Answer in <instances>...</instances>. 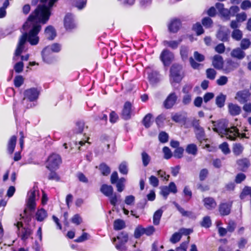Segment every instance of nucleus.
<instances>
[{"instance_id":"f257e3e1","label":"nucleus","mask_w":251,"mask_h":251,"mask_svg":"<svg viewBox=\"0 0 251 251\" xmlns=\"http://www.w3.org/2000/svg\"><path fill=\"white\" fill-rule=\"evenodd\" d=\"M213 130L217 132L222 137L228 139H233L238 135L236 127L233 126L228 127V122L226 119H221L217 122H213Z\"/></svg>"},{"instance_id":"f03ea898","label":"nucleus","mask_w":251,"mask_h":251,"mask_svg":"<svg viewBox=\"0 0 251 251\" xmlns=\"http://www.w3.org/2000/svg\"><path fill=\"white\" fill-rule=\"evenodd\" d=\"M100 192L106 197H108L111 205L115 206L118 202V196L113 193V188L111 185L102 184L100 188Z\"/></svg>"},{"instance_id":"7ed1b4c3","label":"nucleus","mask_w":251,"mask_h":251,"mask_svg":"<svg viewBox=\"0 0 251 251\" xmlns=\"http://www.w3.org/2000/svg\"><path fill=\"white\" fill-rule=\"evenodd\" d=\"M39 191L37 187L34 186L30 190L27 196L26 206L30 211H33L36 207V200L38 199Z\"/></svg>"},{"instance_id":"20e7f679","label":"nucleus","mask_w":251,"mask_h":251,"mask_svg":"<svg viewBox=\"0 0 251 251\" xmlns=\"http://www.w3.org/2000/svg\"><path fill=\"white\" fill-rule=\"evenodd\" d=\"M182 67L179 64H174L170 69V81L171 83H179L182 78Z\"/></svg>"},{"instance_id":"39448f33","label":"nucleus","mask_w":251,"mask_h":251,"mask_svg":"<svg viewBox=\"0 0 251 251\" xmlns=\"http://www.w3.org/2000/svg\"><path fill=\"white\" fill-rule=\"evenodd\" d=\"M39 95V91L35 88H31L25 91L24 97L23 99V103H32L34 105V101L36 100Z\"/></svg>"},{"instance_id":"423d86ee","label":"nucleus","mask_w":251,"mask_h":251,"mask_svg":"<svg viewBox=\"0 0 251 251\" xmlns=\"http://www.w3.org/2000/svg\"><path fill=\"white\" fill-rule=\"evenodd\" d=\"M62 162L60 156L58 154L52 153L48 158L46 163V167L50 170H57Z\"/></svg>"},{"instance_id":"0eeeda50","label":"nucleus","mask_w":251,"mask_h":251,"mask_svg":"<svg viewBox=\"0 0 251 251\" xmlns=\"http://www.w3.org/2000/svg\"><path fill=\"white\" fill-rule=\"evenodd\" d=\"M18 228L17 234L21 240L25 241L31 234V230L28 227H23V224L21 222H18L16 224Z\"/></svg>"},{"instance_id":"6e6552de","label":"nucleus","mask_w":251,"mask_h":251,"mask_svg":"<svg viewBox=\"0 0 251 251\" xmlns=\"http://www.w3.org/2000/svg\"><path fill=\"white\" fill-rule=\"evenodd\" d=\"M34 106V105L32 103L24 104L23 100L21 102H14L13 103V111L16 122L17 123V117L19 113L25 111V108H30Z\"/></svg>"},{"instance_id":"1a4fd4ad","label":"nucleus","mask_w":251,"mask_h":251,"mask_svg":"<svg viewBox=\"0 0 251 251\" xmlns=\"http://www.w3.org/2000/svg\"><path fill=\"white\" fill-rule=\"evenodd\" d=\"M174 58V55L173 52L170 51L168 49H164L162 51L160 58L163 62L164 66H169Z\"/></svg>"},{"instance_id":"9d476101","label":"nucleus","mask_w":251,"mask_h":251,"mask_svg":"<svg viewBox=\"0 0 251 251\" xmlns=\"http://www.w3.org/2000/svg\"><path fill=\"white\" fill-rule=\"evenodd\" d=\"M64 23L65 27L67 30L74 29L76 26L74 16L71 13H68L66 15Z\"/></svg>"},{"instance_id":"9b49d317","label":"nucleus","mask_w":251,"mask_h":251,"mask_svg":"<svg viewBox=\"0 0 251 251\" xmlns=\"http://www.w3.org/2000/svg\"><path fill=\"white\" fill-rule=\"evenodd\" d=\"M251 96V93L248 89H245L237 92L235 99L240 103H245L247 102Z\"/></svg>"},{"instance_id":"f8f14e48","label":"nucleus","mask_w":251,"mask_h":251,"mask_svg":"<svg viewBox=\"0 0 251 251\" xmlns=\"http://www.w3.org/2000/svg\"><path fill=\"white\" fill-rule=\"evenodd\" d=\"M177 97L175 93L173 92L169 95L164 101V106L166 109L171 108L176 103Z\"/></svg>"},{"instance_id":"ddd939ff","label":"nucleus","mask_w":251,"mask_h":251,"mask_svg":"<svg viewBox=\"0 0 251 251\" xmlns=\"http://www.w3.org/2000/svg\"><path fill=\"white\" fill-rule=\"evenodd\" d=\"M58 0H41L43 3L39 5L35 10H50L54 3Z\"/></svg>"},{"instance_id":"4468645a","label":"nucleus","mask_w":251,"mask_h":251,"mask_svg":"<svg viewBox=\"0 0 251 251\" xmlns=\"http://www.w3.org/2000/svg\"><path fill=\"white\" fill-rule=\"evenodd\" d=\"M131 103L129 101L125 102L122 111V116L125 120H128L131 118Z\"/></svg>"},{"instance_id":"2eb2a0df","label":"nucleus","mask_w":251,"mask_h":251,"mask_svg":"<svg viewBox=\"0 0 251 251\" xmlns=\"http://www.w3.org/2000/svg\"><path fill=\"white\" fill-rule=\"evenodd\" d=\"M231 204L227 202L222 203L219 205V211L222 216H226L230 213Z\"/></svg>"},{"instance_id":"dca6fc26","label":"nucleus","mask_w":251,"mask_h":251,"mask_svg":"<svg viewBox=\"0 0 251 251\" xmlns=\"http://www.w3.org/2000/svg\"><path fill=\"white\" fill-rule=\"evenodd\" d=\"M181 25V21L179 19H174L171 21L168 27L171 32L176 33Z\"/></svg>"},{"instance_id":"f3484780","label":"nucleus","mask_w":251,"mask_h":251,"mask_svg":"<svg viewBox=\"0 0 251 251\" xmlns=\"http://www.w3.org/2000/svg\"><path fill=\"white\" fill-rule=\"evenodd\" d=\"M46 37L49 40H52L56 36V31L51 25L48 26L45 30Z\"/></svg>"},{"instance_id":"a211bd4d","label":"nucleus","mask_w":251,"mask_h":251,"mask_svg":"<svg viewBox=\"0 0 251 251\" xmlns=\"http://www.w3.org/2000/svg\"><path fill=\"white\" fill-rule=\"evenodd\" d=\"M203 201L204 206L208 210H212L215 208L217 205L216 201L211 197L204 198Z\"/></svg>"},{"instance_id":"6ab92c4d","label":"nucleus","mask_w":251,"mask_h":251,"mask_svg":"<svg viewBox=\"0 0 251 251\" xmlns=\"http://www.w3.org/2000/svg\"><path fill=\"white\" fill-rule=\"evenodd\" d=\"M228 108L230 114L233 116L239 115L241 111V107L239 106L232 103H229Z\"/></svg>"},{"instance_id":"aec40b11","label":"nucleus","mask_w":251,"mask_h":251,"mask_svg":"<svg viewBox=\"0 0 251 251\" xmlns=\"http://www.w3.org/2000/svg\"><path fill=\"white\" fill-rule=\"evenodd\" d=\"M232 57L237 58L239 60L243 59L245 55V52L240 48L233 49L230 53Z\"/></svg>"},{"instance_id":"412c9836","label":"nucleus","mask_w":251,"mask_h":251,"mask_svg":"<svg viewBox=\"0 0 251 251\" xmlns=\"http://www.w3.org/2000/svg\"><path fill=\"white\" fill-rule=\"evenodd\" d=\"M212 65L217 69H221L223 65V57L220 55L214 56L212 60Z\"/></svg>"},{"instance_id":"4be33fe9","label":"nucleus","mask_w":251,"mask_h":251,"mask_svg":"<svg viewBox=\"0 0 251 251\" xmlns=\"http://www.w3.org/2000/svg\"><path fill=\"white\" fill-rule=\"evenodd\" d=\"M42 57L43 60L46 63L51 64L54 61V58L51 52L44 51V49L42 51Z\"/></svg>"},{"instance_id":"5701e85b","label":"nucleus","mask_w":251,"mask_h":251,"mask_svg":"<svg viewBox=\"0 0 251 251\" xmlns=\"http://www.w3.org/2000/svg\"><path fill=\"white\" fill-rule=\"evenodd\" d=\"M239 169L242 171H245L250 166L249 160L246 158H242L237 161Z\"/></svg>"},{"instance_id":"b1692460","label":"nucleus","mask_w":251,"mask_h":251,"mask_svg":"<svg viewBox=\"0 0 251 251\" xmlns=\"http://www.w3.org/2000/svg\"><path fill=\"white\" fill-rule=\"evenodd\" d=\"M62 46L59 43H53L44 48V51L59 52L61 50Z\"/></svg>"},{"instance_id":"393cba45","label":"nucleus","mask_w":251,"mask_h":251,"mask_svg":"<svg viewBox=\"0 0 251 251\" xmlns=\"http://www.w3.org/2000/svg\"><path fill=\"white\" fill-rule=\"evenodd\" d=\"M189 53L190 50L188 46L184 45L181 46L180 48V54L183 61H186L188 60Z\"/></svg>"},{"instance_id":"a878e982","label":"nucleus","mask_w":251,"mask_h":251,"mask_svg":"<svg viewBox=\"0 0 251 251\" xmlns=\"http://www.w3.org/2000/svg\"><path fill=\"white\" fill-rule=\"evenodd\" d=\"M16 141L17 137L15 135L12 136L9 139L8 143L7 151L10 154H12L14 152Z\"/></svg>"},{"instance_id":"bb28decb","label":"nucleus","mask_w":251,"mask_h":251,"mask_svg":"<svg viewBox=\"0 0 251 251\" xmlns=\"http://www.w3.org/2000/svg\"><path fill=\"white\" fill-rule=\"evenodd\" d=\"M195 132L196 134V138L200 142V143H202L203 141H205L207 140L203 127L197 130H195Z\"/></svg>"},{"instance_id":"cd10ccee","label":"nucleus","mask_w":251,"mask_h":251,"mask_svg":"<svg viewBox=\"0 0 251 251\" xmlns=\"http://www.w3.org/2000/svg\"><path fill=\"white\" fill-rule=\"evenodd\" d=\"M185 151L188 154L195 156L198 153V147L195 144H190L186 146Z\"/></svg>"},{"instance_id":"c85d7f7f","label":"nucleus","mask_w":251,"mask_h":251,"mask_svg":"<svg viewBox=\"0 0 251 251\" xmlns=\"http://www.w3.org/2000/svg\"><path fill=\"white\" fill-rule=\"evenodd\" d=\"M163 213V211L161 208L154 212L153 216V223L155 226H157L159 224Z\"/></svg>"},{"instance_id":"c756f323","label":"nucleus","mask_w":251,"mask_h":251,"mask_svg":"<svg viewBox=\"0 0 251 251\" xmlns=\"http://www.w3.org/2000/svg\"><path fill=\"white\" fill-rule=\"evenodd\" d=\"M36 219L39 222H42L47 217V212L43 208L38 209L36 213Z\"/></svg>"},{"instance_id":"7c9ffc66","label":"nucleus","mask_w":251,"mask_h":251,"mask_svg":"<svg viewBox=\"0 0 251 251\" xmlns=\"http://www.w3.org/2000/svg\"><path fill=\"white\" fill-rule=\"evenodd\" d=\"M173 204L176 208L177 210L181 213L182 216L187 217H191L192 216V212L191 211H186L182 207H181L177 203L176 201L173 202Z\"/></svg>"},{"instance_id":"2f4dec72","label":"nucleus","mask_w":251,"mask_h":251,"mask_svg":"<svg viewBox=\"0 0 251 251\" xmlns=\"http://www.w3.org/2000/svg\"><path fill=\"white\" fill-rule=\"evenodd\" d=\"M244 149L243 146L240 143H235L233 145V152L236 156L240 155L243 151Z\"/></svg>"},{"instance_id":"473e14b6","label":"nucleus","mask_w":251,"mask_h":251,"mask_svg":"<svg viewBox=\"0 0 251 251\" xmlns=\"http://www.w3.org/2000/svg\"><path fill=\"white\" fill-rule=\"evenodd\" d=\"M99 170L104 176H108L111 172L110 167L105 163H101L99 166Z\"/></svg>"},{"instance_id":"72a5a7b5","label":"nucleus","mask_w":251,"mask_h":251,"mask_svg":"<svg viewBox=\"0 0 251 251\" xmlns=\"http://www.w3.org/2000/svg\"><path fill=\"white\" fill-rule=\"evenodd\" d=\"M113 226L115 230H119L126 227V224L124 220L121 219H117L114 222Z\"/></svg>"},{"instance_id":"f704fd0d","label":"nucleus","mask_w":251,"mask_h":251,"mask_svg":"<svg viewBox=\"0 0 251 251\" xmlns=\"http://www.w3.org/2000/svg\"><path fill=\"white\" fill-rule=\"evenodd\" d=\"M226 99V96L223 94L218 96L216 99V103L218 107L220 108L223 107L225 105Z\"/></svg>"},{"instance_id":"c9c22d12","label":"nucleus","mask_w":251,"mask_h":251,"mask_svg":"<svg viewBox=\"0 0 251 251\" xmlns=\"http://www.w3.org/2000/svg\"><path fill=\"white\" fill-rule=\"evenodd\" d=\"M217 37L219 40L225 42L228 40L229 35L227 31L220 30L217 34Z\"/></svg>"},{"instance_id":"e433bc0d","label":"nucleus","mask_w":251,"mask_h":251,"mask_svg":"<svg viewBox=\"0 0 251 251\" xmlns=\"http://www.w3.org/2000/svg\"><path fill=\"white\" fill-rule=\"evenodd\" d=\"M152 115L151 113L147 114L143 119L142 123L145 127L147 128H149L151 125V119Z\"/></svg>"},{"instance_id":"4c0bfd02","label":"nucleus","mask_w":251,"mask_h":251,"mask_svg":"<svg viewBox=\"0 0 251 251\" xmlns=\"http://www.w3.org/2000/svg\"><path fill=\"white\" fill-rule=\"evenodd\" d=\"M165 120H166V114L162 113L158 115L155 119V122L157 126L158 127L163 126Z\"/></svg>"},{"instance_id":"58836bf2","label":"nucleus","mask_w":251,"mask_h":251,"mask_svg":"<svg viewBox=\"0 0 251 251\" xmlns=\"http://www.w3.org/2000/svg\"><path fill=\"white\" fill-rule=\"evenodd\" d=\"M163 44L164 46L169 47L173 50H176L178 47V42L174 40H165L163 42Z\"/></svg>"},{"instance_id":"ea45409f","label":"nucleus","mask_w":251,"mask_h":251,"mask_svg":"<svg viewBox=\"0 0 251 251\" xmlns=\"http://www.w3.org/2000/svg\"><path fill=\"white\" fill-rule=\"evenodd\" d=\"M141 157L143 166L147 167L151 161V156L146 152L143 151L141 153Z\"/></svg>"},{"instance_id":"a19ab883","label":"nucleus","mask_w":251,"mask_h":251,"mask_svg":"<svg viewBox=\"0 0 251 251\" xmlns=\"http://www.w3.org/2000/svg\"><path fill=\"white\" fill-rule=\"evenodd\" d=\"M119 170L121 174L127 175L128 172L127 163L126 161L122 162L119 166Z\"/></svg>"},{"instance_id":"79ce46f5","label":"nucleus","mask_w":251,"mask_h":251,"mask_svg":"<svg viewBox=\"0 0 251 251\" xmlns=\"http://www.w3.org/2000/svg\"><path fill=\"white\" fill-rule=\"evenodd\" d=\"M192 29L196 32L198 36L201 35L204 32L202 26L200 23H197L196 24L194 25Z\"/></svg>"},{"instance_id":"37998d69","label":"nucleus","mask_w":251,"mask_h":251,"mask_svg":"<svg viewBox=\"0 0 251 251\" xmlns=\"http://www.w3.org/2000/svg\"><path fill=\"white\" fill-rule=\"evenodd\" d=\"M232 38L236 41H240L243 37L242 32L239 29H234L231 34Z\"/></svg>"},{"instance_id":"c03bdc74","label":"nucleus","mask_w":251,"mask_h":251,"mask_svg":"<svg viewBox=\"0 0 251 251\" xmlns=\"http://www.w3.org/2000/svg\"><path fill=\"white\" fill-rule=\"evenodd\" d=\"M211 220L209 216H205L201 222V226L205 228H209L211 226Z\"/></svg>"},{"instance_id":"a18cd8bd","label":"nucleus","mask_w":251,"mask_h":251,"mask_svg":"<svg viewBox=\"0 0 251 251\" xmlns=\"http://www.w3.org/2000/svg\"><path fill=\"white\" fill-rule=\"evenodd\" d=\"M84 123L83 122L79 121L76 123V126L75 129V133H81L84 130Z\"/></svg>"},{"instance_id":"49530a36","label":"nucleus","mask_w":251,"mask_h":251,"mask_svg":"<svg viewBox=\"0 0 251 251\" xmlns=\"http://www.w3.org/2000/svg\"><path fill=\"white\" fill-rule=\"evenodd\" d=\"M158 74L156 72H152L149 74L148 78L151 83H155L158 81Z\"/></svg>"},{"instance_id":"de8ad7c7","label":"nucleus","mask_w":251,"mask_h":251,"mask_svg":"<svg viewBox=\"0 0 251 251\" xmlns=\"http://www.w3.org/2000/svg\"><path fill=\"white\" fill-rule=\"evenodd\" d=\"M248 195L251 197V187L245 186L240 195V198L241 199H244L246 196Z\"/></svg>"},{"instance_id":"09e8293b","label":"nucleus","mask_w":251,"mask_h":251,"mask_svg":"<svg viewBox=\"0 0 251 251\" xmlns=\"http://www.w3.org/2000/svg\"><path fill=\"white\" fill-rule=\"evenodd\" d=\"M158 139L161 143H165L168 141L169 135L166 132L161 131L159 134Z\"/></svg>"},{"instance_id":"8fccbe9b","label":"nucleus","mask_w":251,"mask_h":251,"mask_svg":"<svg viewBox=\"0 0 251 251\" xmlns=\"http://www.w3.org/2000/svg\"><path fill=\"white\" fill-rule=\"evenodd\" d=\"M145 234L144 228L141 226H138L134 231V237L136 238H140L142 235Z\"/></svg>"},{"instance_id":"3c124183","label":"nucleus","mask_w":251,"mask_h":251,"mask_svg":"<svg viewBox=\"0 0 251 251\" xmlns=\"http://www.w3.org/2000/svg\"><path fill=\"white\" fill-rule=\"evenodd\" d=\"M216 74L217 73L214 69L209 68L206 71L207 77L211 80H214L215 78Z\"/></svg>"},{"instance_id":"603ef678","label":"nucleus","mask_w":251,"mask_h":251,"mask_svg":"<svg viewBox=\"0 0 251 251\" xmlns=\"http://www.w3.org/2000/svg\"><path fill=\"white\" fill-rule=\"evenodd\" d=\"M251 45V42L249 39L244 38L243 39L240 43L241 49L243 50H246L248 49Z\"/></svg>"},{"instance_id":"864d4df0","label":"nucleus","mask_w":251,"mask_h":251,"mask_svg":"<svg viewBox=\"0 0 251 251\" xmlns=\"http://www.w3.org/2000/svg\"><path fill=\"white\" fill-rule=\"evenodd\" d=\"M181 238V234L179 232H175L170 238V242L173 244H175L180 241Z\"/></svg>"},{"instance_id":"5fc2aeb1","label":"nucleus","mask_w":251,"mask_h":251,"mask_svg":"<svg viewBox=\"0 0 251 251\" xmlns=\"http://www.w3.org/2000/svg\"><path fill=\"white\" fill-rule=\"evenodd\" d=\"M184 152V149L182 147H179L174 151V156L176 158H181L183 156V153Z\"/></svg>"},{"instance_id":"6e6d98bb","label":"nucleus","mask_w":251,"mask_h":251,"mask_svg":"<svg viewBox=\"0 0 251 251\" xmlns=\"http://www.w3.org/2000/svg\"><path fill=\"white\" fill-rule=\"evenodd\" d=\"M219 148L221 150L222 152L225 154H227L230 153V151L228 147V145L226 142H224L219 146Z\"/></svg>"},{"instance_id":"4d7b16f0","label":"nucleus","mask_w":251,"mask_h":251,"mask_svg":"<svg viewBox=\"0 0 251 251\" xmlns=\"http://www.w3.org/2000/svg\"><path fill=\"white\" fill-rule=\"evenodd\" d=\"M190 237L188 236V240L182 243L180 246L176 249V251H187L188 244L189 242Z\"/></svg>"},{"instance_id":"13d9d810","label":"nucleus","mask_w":251,"mask_h":251,"mask_svg":"<svg viewBox=\"0 0 251 251\" xmlns=\"http://www.w3.org/2000/svg\"><path fill=\"white\" fill-rule=\"evenodd\" d=\"M128 235L126 232H121L117 236V239L123 243H126L128 241Z\"/></svg>"},{"instance_id":"bf43d9fd","label":"nucleus","mask_w":251,"mask_h":251,"mask_svg":"<svg viewBox=\"0 0 251 251\" xmlns=\"http://www.w3.org/2000/svg\"><path fill=\"white\" fill-rule=\"evenodd\" d=\"M228 81V78L226 76H221L219 78L217 79L216 83L219 86L226 85Z\"/></svg>"},{"instance_id":"052dcab7","label":"nucleus","mask_w":251,"mask_h":251,"mask_svg":"<svg viewBox=\"0 0 251 251\" xmlns=\"http://www.w3.org/2000/svg\"><path fill=\"white\" fill-rule=\"evenodd\" d=\"M212 23V20L209 17H205L202 20V24L206 28L211 27Z\"/></svg>"},{"instance_id":"680f3d73","label":"nucleus","mask_w":251,"mask_h":251,"mask_svg":"<svg viewBox=\"0 0 251 251\" xmlns=\"http://www.w3.org/2000/svg\"><path fill=\"white\" fill-rule=\"evenodd\" d=\"M163 152L164 154V157L166 159H169L172 156V153L170 149L167 147L163 148Z\"/></svg>"},{"instance_id":"e2e57ef3","label":"nucleus","mask_w":251,"mask_h":251,"mask_svg":"<svg viewBox=\"0 0 251 251\" xmlns=\"http://www.w3.org/2000/svg\"><path fill=\"white\" fill-rule=\"evenodd\" d=\"M161 192L160 193L162 195V196L164 197V199L166 200L168 198V195H169L170 193H171L167 188V186H162L160 187Z\"/></svg>"},{"instance_id":"0e129e2a","label":"nucleus","mask_w":251,"mask_h":251,"mask_svg":"<svg viewBox=\"0 0 251 251\" xmlns=\"http://www.w3.org/2000/svg\"><path fill=\"white\" fill-rule=\"evenodd\" d=\"M192 88V84H187L183 86L182 91L184 94H192L191 91Z\"/></svg>"},{"instance_id":"69168bd1","label":"nucleus","mask_w":251,"mask_h":251,"mask_svg":"<svg viewBox=\"0 0 251 251\" xmlns=\"http://www.w3.org/2000/svg\"><path fill=\"white\" fill-rule=\"evenodd\" d=\"M15 72L17 73L22 72L24 68V63L22 61H19L15 64L14 67Z\"/></svg>"},{"instance_id":"338daca9","label":"nucleus","mask_w":251,"mask_h":251,"mask_svg":"<svg viewBox=\"0 0 251 251\" xmlns=\"http://www.w3.org/2000/svg\"><path fill=\"white\" fill-rule=\"evenodd\" d=\"M86 4V0H77L75 2V5L79 9L83 8Z\"/></svg>"},{"instance_id":"774afa93","label":"nucleus","mask_w":251,"mask_h":251,"mask_svg":"<svg viewBox=\"0 0 251 251\" xmlns=\"http://www.w3.org/2000/svg\"><path fill=\"white\" fill-rule=\"evenodd\" d=\"M243 10H247L251 7V2L249 0H245L242 1L240 5Z\"/></svg>"}]
</instances>
